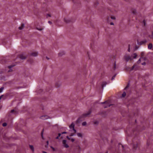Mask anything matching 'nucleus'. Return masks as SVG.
<instances>
[{
	"instance_id": "1",
	"label": "nucleus",
	"mask_w": 153,
	"mask_h": 153,
	"mask_svg": "<svg viewBox=\"0 0 153 153\" xmlns=\"http://www.w3.org/2000/svg\"><path fill=\"white\" fill-rule=\"evenodd\" d=\"M123 60L126 62H128L129 60H132V58L128 54L126 53L123 58Z\"/></svg>"
},
{
	"instance_id": "2",
	"label": "nucleus",
	"mask_w": 153,
	"mask_h": 153,
	"mask_svg": "<svg viewBox=\"0 0 153 153\" xmlns=\"http://www.w3.org/2000/svg\"><path fill=\"white\" fill-rule=\"evenodd\" d=\"M18 57H19V60L24 59L26 58V56L24 53L19 54Z\"/></svg>"
},
{
	"instance_id": "3",
	"label": "nucleus",
	"mask_w": 153,
	"mask_h": 153,
	"mask_svg": "<svg viewBox=\"0 0 153 153\" xmlns=\"http://www.w3.org/2000/svg\"><path fill=\"white\" fill-rule=\"evenodd\" d=\"M62 143L63 146L65 148H68L69 147V146L68 145L66 140H63L62 141Z\"/></svg>"
},
{
	"instance_id": "4",
	"label": "nucleus",
	"mask_w": 153,
	"mask_h": 153,
	"mask_svg": "<svg viewBox=\"0 0 153 153\" xmlns=\"http://www.w3.org/2000/svg\"><path fill=\"white\" fill-rule=\"evenodd\" d=\"M49 117L48 116L46 115H44L41 116L40 117V118L43 120H45L49 118Z\"/></svg>"
},
{
	"instance_id": "5",
	"label": "nucleus",
	"mask_w": 153,
	"mask_h": 153,
	"mask_svg": "<svg viewBox=\"0 0 153 153\" xmlns=\"http://www.w3.org/2000/svg\"><path fill=\"white\" fill-rule=\"evenodd\" d=\"M134 68H126L125 70L128 72H130L133 71Z\"/></svg>"
},
{
	"instance_id": "6",
	"label": "nucleus",
	"mask_w": 153,
	"mask_h": 153,
	"mask_svg": "<svg viewBox=\"0 0 153 153\" xmlns=\"http://www.w3.org/2000/svg\"><path fill=\"white\" fill-rule=\"evenodd\" d=\"M132 58V60L134 59H135L137 56V55L136 53H134L130 56Z\"/></svg>"
},
{
	"instance_id": "7",
	"label": "nucleus",
	"mask_w": 153,
	"mask_h": 153,
	"mask_svg": "<svg viewBox=\"0 0 153 153\" xmlns=\"http://www.w3.org/2000/svg\"><path fill=\"white\" fill-rule=\"evenodd\" d=\"M91 112L90 111H89L88 112L85 113L83 114V117H85L88 116L91 114Z\"/></svg>"
},
{
	"instance_id": "8",
	"label": "nucleus",
	"mask_w": 153,
	"mask_h": 153,
	"mask_svg": "<svg viewBox=\"0 0 153 153\" xmlns=\"http://www.w3.org/2000/svg\"><path fill=\"white\" fill-rule=\"evenodd\" d=\"M146 42V40L141 41L140 42H138L137 44L138 45H141L145 44Z\"/></svg>"
},
{
	"instance_id": "9",
	"label": "nucleus",
	"mask_w": 153,
	"mask_h": 153,
	"mask_svg": "<svg viewBox=\"0 0 153 153\" xmlns=\"http://www.w3.org/2000/svg\"><path fill=\"white\" fill-rule=\"evenodd\" d=\"M69 127L71 129L73 130L74 129V123H72L69 126Z\"/></svg>"
},
{
	"instance_id": "10",
	"label": "nucleus",
	"mask_w": 153,
	"mask_h": 153,
	"mask_svg": "<svg viewBox=\"0 0 153 153\" xmlns=\"http://www.w3.org/2000/svg\"><path fill=\"white\" fill-rule=\"evenodd\" d=\"M101 103L102 104L105 103V104H107L106 106H104V108H106L108 106L109 107L110 106V105H108V102L107 101L104 102H101Z\"/></svg>"
},
{
	"instance_id": "11",
	"label": "nucleus",
	"mask_w": 153,
	"mask_h": 153,
	"mask_svg": "<svg viewBox=\"0 0 153 153\" xmlns=\"http://www.w3.org/2000/svg\"><path fill=\"white\" fill-rule=\"evenodd\" d=\"M31 55L34 56H36L38 55V52H34L31 53Z\"/></svg>"
},
{
	"instance_id": "12",
	"label": "nucleus",
	"mask_w": 153,
	"mask_h": 153,
	"mask_svg": "<svg viewBox=\"0 0 153 153\" xmlns=\"http://www.w3.org/2000/svg\"><path fill=\"white\" fill-rule=\"evenodd\" d=\"M65 53L64 51H62L59 52L58 53V56H61L65 54Z\"/></svg>"
},
{
	"instance_id": "13",
	"label": "nucleus",
	"mask_w": 153,
	"mask_h": 153,
	"mask_svg": "<svg viewBox=\"0 0 153 153\" xmlns=\"http://www.w3.org/2000/svg\"><path fill=\"white\" fill-rule=\"evenodd\" d=\"M107 84V83L106 82H102V88L105 87Z\"/></svg>"
},
{
	"instance_id": "14",
	"label": "nucleus",
	"mask_w": 153,
	"mask_h": 153,
	"mask_svg": "<svg viewBox=\"0 0 153 153\" xmlns=\"http://www.w3.org/2000/svg\"><path fill=\"white\" fill-rule=\"evenodd\" d=\"M152 48V43H149L148 45V48L149 49H151Z\"/></svg>"
},
{
	"instance_id": "15",
	"label": "nucleus",
	"mask_w": 153,
	"mask_h": 153,
	"mask_svg": "<svg viewBox=\"0 0 153 153\" xmlns=\"http://www.w3.org/2000/svg\"><path fill=\"white\" fill-rule=\"evenodd\" d=\"M64 21L65 22L68 23L70 22V20L68 18H67L64 19Z\"/></svg>"
},
{
	"instance_id": "16",
	"label": "nucleus",
	"mask_w": 153,
	"mask_h": 153,
	"mask_svg": "<svg viewBox=\"0 0 153 153\" xmlns=\"http://www.w3.org/2000/svg\"><path fill=\"white\" fill-rule=\"evenodd\" d=\"M25 27V25L24 24H22V25H21V26L20 27H19V30H22V29L24 27Z\"/></svg>"
},
{
	"instance_id": "17",
	"label": "nucleus",
	"mask_w": 153,
	"mask_h": 153,
	"mask_svg": "<svg viewBox=\"0 0 153 153\" xmlns=\"http://www.w3.org/2000/svg\"><path fill=\"white\" fill-rule=\"evenodd\" d=\"M29 146L30 148V149H31V150L33 152H34V148L33 146L32 145H29Z\"/></svg>"
},
{
	"instance_id": "18",
	"label": "nucleus",
	"mask_w": 153,
	"mask_h": 153,
	"mask_svg": "<svg viewBox=\"0 0 153 153\" xmlns=\"http://www.w3.org/2000/svg\"><path fill=\"white\" fill-rule=\"evenodd\" d=\"M141 59L142 60L143 59V60H145V58L144 57L140 58L137 62L138 63H139L140 62Z\"/></svg>"
},
{
	"instance_id": "19",
	"label": "nucleus",
	"mask_w": 153,
	"mask_h": 153,
	"mask_svg": "<svg viewBox=\"0 0 153 153\" xmlns=\"http://www.w3.org/2000/svg\"><path fill=\"white\" fill-rule=\"evenodd\" d=\"M17 64V63L16 62L15 63H13V64H12V65L8 66L7 67H14V66L16 65Z\"/></svg>"
},
{
	"instance_id": "20",
	"label": "nucleus",
	"mask_w": 153,
	"mask_h": 153,
	"mask_svg": "<svg viewBox=\"0 0 153 153\" xmlns=\"http://www.w3.org/2000/svg\"><path fill=\"white\" fill-rule=\"evenodd\" d=\"M77 136L79 137H82V134L80 133H78L77 134Z\"/></svg>"
},
{
	"instance_id": "21",
	"label": "nucleus",
	"mask_w": 153,
	"mask_h": 153,
	"mask_svg": "<svg viewBox=\"0 0 153 153\" xmlns=\"http://www.w3.org/2000/svg\"><path fill=\"white\" fill-rule=\"evenodd\" d=\"M126 94L125 92H124L123 94H122V96L121 97V98H123L125 97V96H126Z\"/></svg>"
},
{
	"instance_id": "22",
	"label": "nucleus",
	"mask_w": 153,
	"mask_h": 153,
	"mask_svg": "<svg viewBox=\"0 0 153 153\" xmlns=\"http://www.w3.org/2000/svg\"><path fill=\"white\" fill-rule=\"evenodd\" d=\"M82 121L81 120V118H79L76 121V123H78L80 122V121Z\"/></svg>"
},
{
	"instance_id": "23",
	"label": "nucleus",
	"mask_w": 153,
	"mask_h": 153,
	"mask_svg": "<svg viewBox=\"0 0 153 153\" xmlns=\"http://www.w3.org/2000/svg\"><path fill=\"white\" fill-rule=\"evenodd\" d=\"M76 147H77V149H79L80 151H81V148L79 145H77Z\"/></svg>"
},
{
	"instance_id": "24",
	"label": "nucleus",
	"mask_w": 153,
	"mask_h": 153,
	"mask_svg": "<svg viewBox=\"0 0 153 153\" xmlns=\"http://www.w3.org/2000/svg\"><path fill=\"white\" fill-rule=\"evenodd\" d=\"M86 125H87V123L86 122H83L82 123V126H86Z\"/></svg>"
},
{
	"instance_id": "25",
	"label": "nucleus",
	"mask_w": 153,
	"mask_h": 153,
	"mask_svg": "<svg viewBox=\"0 0 153 153\" xmlns=\"http://www.w3.org/2000/svg\"><path fill=\"white\" fill-rule=\"evenodd\" d=\"M15 112V114H17L18 113V111H15L13 109L11 110V112L13 113V112Z\"/></svg>"
},
{
	"instance_id": "26",
	"label": "nucleus",
	"mask_w": 153,
	"mask_h": 153,
	"mask_svg": "<svg viewBox=\"0 0 153 153\" xmlns=\"http://www.w3.org/2000/svg\"><path fill=\"white\" fill-rule=\"evenodd\" d=\"M128 52H130V45H128Z\"/></svg>"
},
{
	"instance_id": "27",
	"label": "nucleus",
	"mask_w": 153,
	"mask_h": 153,
	"mask_svg": "<svg viewBox=\"0 0 153 153\" xmlns=\"http://www.w3.org/2000/svg\"><path fill=\"white\" fill-rule=\"evenodd\" d=\"M137 147V144H135L133 146V148L134 149H136V148Z\"/></svg>"
},
{
	"instance_id": "28",
	"label": "nucleus",
	"mask_w": 153,
	"mask_h": 153,
	"mask_svg": "<svg viewBox=\"0 0 153 153\" xmlns=\"http://www.w3.org/2000/svg\"><path fill=\"white\" fill-rule=\"evenodd\" d=\"M4 88L2 87L0 88V93H1L2 92L3 90L4 89Z\"/></svg>"
},
{
	"instance_id": "29",
	"label": "nucleus",
	"mask_w": 153,
	"mask_h": 153,
	"mask_svg": "<svg viewBox=\"0 0 153 153\" xmlns=\"http://www.w3.org/2000/svg\"><path fill=\"white\" fill-rule=\"evenodd\" d=\"M88 55V58L90 59H91L90 57V55L88 52L87 53Z\"/></svg>"
},
{
	"instance_id": "30",
	"label": "nucleus",
	"mask_w": 153,
	"mask_h": 153,
	"mask_svg": "<svg viewBox=\"0 0 153 153\" xmlns=\"http://www.w3.org/2000/svg\"><path fill=\"white\" fill-rule=\"evenodd\" d=\"M9 68V70L8 71V72H10L12 71V70L11 69V68Z\"/></svg>"
},
{
	"instance_id": "31",
	"label": "nucleus",
	"mask_w": 153,
	"mask_h": 153,
	"mask_svg": "<svg viewBox=\"0 0 153 153\" xmlns=\"http://www.w3.org/2000/svg\"><path fill=\"white\" fill-rule=\"evenodd\" d=\"M116 76V75H115L112 77L111 78V79L112 80H113L114 79L115 77Z\"/></svg>"
},
{
	"instance_id": "32",
	"label": "nucleus",
	"mask_w": 153,
	"mask_h": 153,
	"mask_svg": "<svg viewBox=\"0 0 153 153\" xmlns=\"http://www.w3.org/2000/svg\"><path fill=\"white\" fill-rule=\"evenodd\" d=\"M7 124L6 123H3L2 125L3 126H7Z\"/></svg>"
},
{
	"instance_id": "33",
	"label": "nucleus",
	"mask_w": 153,
	"mask_h": 153,
	"mask_svg": "<svg viewBox=\"0 0 153 153\" xmlns=\"http://www.w3.org/2000/svg\"><path fill=\"white\" fill-rule=\"evenodd\" d=\"M145 54V52H142L141 53V54L142 56H143L144 55V54Z\"/></svg>"
},
{
	"instance_id": "34",
	"label": "nucleus",
	"mask_w": 153,
	"mask_h": 153,
	"mask_svg": "<svg viewBox=\"0 0 153 153\" xmlns=\"http://www.w3.org/2000/svg\"><path fill=\"white\" fill-rule=\"evenodd\" d=\"M36 29H37L39 31H41L43 29V28H38V27H37Z\"/></svg>"
},
{
	"instance_id": "35",
	"label": "nucleus",
	"mask_w": 153,
	"mask_h": 153,
	"mask_svg": "<svg viewBox=\"0 0 153 153\" xmlns=\"http://www.w3.org/2000/svg\"><path fill=\"white\" fill-rule=\"evenodd\" d=\"M143 23L144 24V25L145 26L146 24V21H145V20H143Z\"/></svg>"
},
{
	"instance_id": "36",
	"label": "nucleus",
	"mask_w": 153,
	"mask_h": 153,
	"mask_svg": "<svg viewBox=\"0 0 153 153\" xmlns=\"http://www.w3.org/2000/svg\"><path fill=\"white\" fill-rule=\"evenodd\" d=\"M70 140H71V141L72 142H74V140H75V139H74L73 138H72L71 139H70Z\"/></svg>"
},
{
	"instance_id": "37",
	"label": "nucleus",
	"mask_w": 153,
	"mask_h": 153,
	"mask_svg": "<svg viewBox=\"0 0 153 153\" xmlns=\"http://www.w3.org/2000/svg\"><path fill=\"white\" fill-rule=\"evenodd\" d=\"M111 18L112 19H115V17L114 16H111Z\"/></svg>"
},
{
	"instance_id": "38",
	"label": "nucleus",
	"mask_w": 153,
	"mask_h": 153,
	"mask_svg": "<svg viewBox=\"0 0 153 153\" xmlns=\"http://www.w3.org/2000/svg\"><path fill=\"white\" fill-rule=\"evenodd\" d=\"M138 48V47L137 46H136L135 48L134 49V51H135V50H136Z\"/></svg>"
},
{
	"instance_id": "39",
	"label": "nucleus",
	"mask_w": 153,
	"mask_h": 153,
	"mask_svg": "<svg viewBox=\"0 0 153 153\" xmlns=\"http://www.w3.org/2000/svg\"><path fill=\"white\" fill-rule=\"evenodd\" d=\"M141 64L143 65H146L145 62H144L141 63Z\"/></svg>"
},
{
	"instance_id": "40",
	"label": "nucleus",
	"mask_w": 153,
	"mask_h": 153,
	"mask_svg": "<svg viewBox=\"0 0 153 153\" xmlns=\"http://www.w3.org/2000/svg\"><path fill=\"white\" fill-rule=\"evenodd\" d=\"M72 130L74 131V133H75L76 132V131L75 129L74 128V129H73Z\"/></svg>"
},
{
	"instance_id": "41",
	"label": "nucleus",
	"mask_w": 153,
	"mask_h": 153,
	"mask_svg": "<svg viewBox=\"0 0 153 153\" xmlns=\"http://www.w3.org/2000/svg\"><path fill=\"white\" fill-rule=\"evenodd\" d=\"M60 85H57V84H56V87H59L60 86Z\"/></svg>"
},
{
	"instance_id": "42",
	"label": "nucleus",
	"mask_w": 153,
	"mask_h": 153,
	"mask_svg": "<svg viewBox=\"0 0 153 153\" xmlns=\"http://www.w3.org/2000/svg\"><path fill=\"white\" fill-rule=\"evenodd\" d=\"M74 135H75V134H72V133L71 134H70V136H74Z\"/></svg>"
},
{
	"instance_id": "43",
	"label": "nucleus",
	"mask_w": 153,
	"mask_h": 153,
	"mask_svg": "<svg viewBox=\"0 0 153 153\" xmlns=\"http://www.w3.org/2000/svg\"><path fill=\"white\" fill-rule=\"evenodd\" d=\"M48 23L49 24H52V22H51V21H49L48 22Z\"/></svg>"
},
{
	"instance_id": "44",
	"label": "nucleus",
	"mask_w": 153,
	"mask_h": 153,
	"mask_svg": "<svg viewBox=\"0 0 153 153\" xmlns=\"http://www.w3.org/2000/svg\"><path fill=\"white\" fill-rule=\"evenodd\" d=\"M67 138L69 140L71 139V138H69V137L68 136L67 137Z\"/></svg>"
},
{
	"instance_id": "45",
	"label": "nucleus",
	"mask_w": 153,
	"mask_h": 153,
	"mask_svg": "<svg viewBox=\"0 0 153 153\" xmlns=\"http://www.w3.org/2000/svg\"><path fill=\"white\" fill-rule=\"evenodd\" d=\"M110 24L111 25H114V23H113V22H111L110 23Z\"/></svg>"
},
{
	"instance_id": "46",
	"label": "nucleus",
	"mask_w": 153,
	"mask_h": 153,
	"mask_svg": "<svg viewBox=\"0 0 153 153\" xmlns=\"http://www.w3.org/2000/svg\"><path fill=\"white\" fill-rule=\"evenodd\" d=\"M51 148H52V149H53V151H54L55 150V149H54V148H53V147H52V146H51Z\"/></svg>"
},
{
	"instance_id": "47",
	"label": "nucleus",
	"mask_w": 153,
	"mask_h": 153,
	"mask_svg": "<svg viewBox=\"0 0 153 153\" xmlns=\"http://www.w3.org/2000/svg\"><path fill=\"white\" fill-rule=\"evenodd\" d=\"M67 132H63L62 133V134H66Z\"/></svg>"
},
{
	"instance_id": "48",
	"label": "nucleus",
	"mask_w": 153,
	"mask_h": 153,
	"mask_svg": "<svg viewBox=\"0 0 153 153\" xmlns=\"http://www.w3.org/2000/svg\"><path fill=\"white\" fill-rule=\"evenodd\" d=\"M47 147L48 146V141H47Z\"/></svg>"
},
{
	"instance_id": "49",
	"label": "nucleus",
	"mask_w": 153,
	"mask_h": 153,
	"mask_svg": "<svg viewBox=\"0 0 153 153\" xmlns=\"http://www.w3.org/2000/svg\"><path fill=\"white\" fill-rule=\"evenodd\" d=\"M61 135V134L60 133H59L58 134V136L59 137H60V136Z\"/></svg>"
},
{
	"instance_id": "50",
	"label": "nucleus",
	"mask_w": 153,
	"mask_h": 153,
	"mask_svg": "<svg viewBox=\"0 0 153 153\" xmlns=\"http://www.w3.org/2000/svg\"><path fill=\"white\" fill-rule=\"evenodd\" d=\"M47 16H49V17H51V15L50 14H47Z\"/></svg>"
},
{
	"instance_id": "51",
	"label": "nucleus",
	"mask_w": 153,
	"mask_h": 153,
	"mask_svg": "<svg viewBox=\"0 0 153 153\" xmlns=\"http://www.w3.org/2000/svg\"><path fill=\"white\" fill-rule=\"evenodd\" d=\"M59 137L58 136V137H56V139H59Z\"/></svg>"
},
{
	"instance_id": "52",
	"label": "nucleus",
	"mask_w": 153,
	"mask_h": 153,
	"mask_svg": "<svg viewBox=\"0 0 153 153\" xmlns=\"http://www.w3.org/2000/svg\"><path fill=\"white\" fill-rule=\"evenodd\" d=\"M42 153H47L46 152H45V151H43V152H42Z\"/></svg>"
},
{
	"instance_id": "53",
	"label": "nucleus",
	"mask_w": 153,
	"mask_h": 153,
	"mask_svg": "<svg viewBox=\"0 0 153 153\" xmlns=\"http://www.w3.org/2000/svg\"><path fill=\"white\" fill-rule=\"evenodd\" d=\"M2 96H1L0 97V100L1 99V98L2 97Z\"/></svg>"
},
{
	"instance_id": "54",
	"label": "nucleus",
	"mask_w": 153,
	"mask_h": 153,
	"mask_svg": "<svg viewBox=\"0 0 153 153\" xmlns=\"http://www.w3.org/2000/svg\"><path fill=\"white\" fill-rule=\"evenodd\" d=\"M72 0L73 1H74V0Z\"/></svg>"
},
{
	"instance_id": "55",
	"label": "nucleus",
	"mask_w": 153,
	"mask_h": 153,
	"mask_svg": "<svg viewBox=\"0 0 153 153\" xmlns=\"http://www.w3.org/2000/svg\"><path fill=\"white\" fill-rule=\"evenodd\" d=\"M132 67H134V66H132Z\"/></svg>"
},
{
	"instance_id": "56",
	"label": "nucleus",
	"mask_w": 153,
	"mask_h": 153,
	"mask_svg": "<svg viewBox=\"0 0 153 153\" xmlns=\"http://www.w3.org/2000/svg\"><path fill=\"white\" fill-rule=\"evenodd\" d=\"M105 153H108V152H107Z\"/></svg>"
},
{
	"instance_id": "57",
	"label": "nucleus",
	"mask_w": 153,
	"mask_h": 153,
	"mask_svg": "<svg viewBox=\"0 0 153 153\" xmlns=\"http://www.w3.org/2000/svg\"><path fill=\"white\" fill-rule=\"evenodd\" d=\"M48 59H49V58H47Z\"/></svg>"
}]
</instances>
